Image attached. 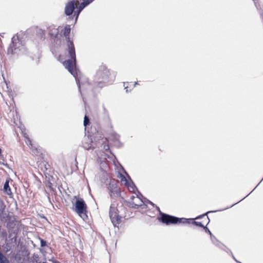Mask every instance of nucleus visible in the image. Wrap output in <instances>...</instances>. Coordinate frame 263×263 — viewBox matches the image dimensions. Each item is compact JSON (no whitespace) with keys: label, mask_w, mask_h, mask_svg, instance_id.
<instances>
[{"label":"nucleus","mask_w":263,"mask_h":263,"mask_svg":"<svg viewBox=\"0 0 263 263\" xmlns=\"http://www.w3.org/2000/svg\"><path fill=\"white\" fill-rule=\"evenodd\" d=\"M71 32L70 25H66L61 31V34L66 38L67 48L66 57L68 59L63 61V65L76 78L78 85L80 88V81L78 78V70L76 68V50L73 41L70 40L69 35Z\"/></svg>","instance_id":"f257e3e1"},{"label":"nucleus","mask_w":263,"mask_h":263,"mask_svg":"<svg viewBox=\"0 0 263 263\" xmlns=\"http://www.w3.org/2000/svg\"><path fill=\"white\" fill-rule=\"evenodd\" d=\"M126 201L119 196L110 205L109 217L115 227H119L122 222V218L128 219L130 217L129 212L125 208Z\"/></svg>","instance_id":"f03ea898"},{"label":"nucleus","mask_w":263,"mask_h":263,"mask_svg":"<svg viewBox=\"0 0 263 263\" xmlns=\"http://www.w3.org/2000/svg\"><path fill=\"white\" fill-rule=\"evenodd\" d=\"M111 79L110 70L104 64L101 65L95 76L96 83L99 87H103Z\"/></svg>","instance_id":"7ed1b4c3"},{"label":"nucleus","mask_w":263,"mask_h":263,"mask_svg":"<svg viewBox=\"0 0 263 263\" xmlns=\"http://www.w3.org/2000/svg\"><path fill=\"white\" fill-rule=\"evenodd\" d=\"M27 51V48L20 40L17 35H14L11 39V42L8 48V54H14L24 53Z\"/></svg>","instance_id":"20e7f679"},{"label":"nucleus","mask_w":263,"mask_h":263,"mask_svg":"<svg viewBox=\"0 0 263 263\" xmlns=\"http://www.w3.org/2000/svg\"><path fill=\"white\" fill-rule=\"evenodd\" d=\"M159 221L166 225L176 224L190 223V220L184 218H178L174 216L160 212V217H158Z\"/></svg>","instance_id":"39448f33"},{"label":"nucleus","mask_w":263,"mask_h":263,"mask_svg":"<svg viewBox=\"0 0 263 263\" xmlns=\"http://www.w3.org/2000/svg\"><path fill=\"white\" fill-rule=\"evenodd\" d=\"M74 211L83 219L87 218V206L82 198H78L74 204Z\"/></svg>","instance_id":"423d86ee"},{"label":"nucleus","mask_w":263,"mask_h":263,"mask_svg":"<svg viewBox=\"0 0 263 263\" xmlns=\"http://www.w3.org/2000/svg\"><path fill=\"white\" fill-rule=\"evenodd\" d=\"M207 213L205 214L202 215L201 216H199V217H197L196 219H199L202 218L203 219V220L201 222L199 221H194V219H187V220H190V222L188 223L189 224H192L193 225L200 227L201 228H203L205 230V231H208L209 233H211L210 230L207 228L206 227V225L209 223L210 221V219L208 217V216L206 215Z\"/></svg>","instance_id":"0eeeda50"},{"label":"nucleus","mask_w":263,"mask_h":263,"mask_svg":"<svg viewBox=\"0 0 263 263\" xmlns=\"http://www.w3.org/2000/svg\"><path fill=\"white\" fill-rule=\"evenodd\" d=\"M28 146L29 147L32 155L37 157V160L40 159H44V155L43 153V149L42 147L40 146H36L32 143V142L31 143V144H29V145Z\"/></svg>","instance_id":"6e6552de"},{"label":"nucleus","mask_w":263,"mask_h":263,"mask_svg":"<svg viewBox=\"0 0 263 263\" xmlns=\"http://www.w3.org/2000/svg\"><path fill=\"white\" fill-rule=\"evenodd\" d=\"M78 5L77 3H75L73 1H70L68 2L65 8V13L67 15H71L75 8H77L78 7Z\"/></svg>","instance_id":"1a4fd4ad"},{"label":"nucleus","mask_w":263,"mask_h":263,"mask_svg":"<svg viewBox=\"0 0 263 263\" xmlns=\"http://www.w3.org/2000/svg\"><path fill=\"white\" fill-rule=\"evenodd\" d=\"M132 208H138L143 204V200L138 196L132 195L130 197Z\"/></svg>","instance_id":"9d476101"},{"label":"nucleus","mask_w":263,"mask_h":263,"mask_svg":"<svg viewBox=\"0 0 263 263\" xmlns=\"http://www.w3.org/2000/svg\"><path fill=\"white\" fill-rule=\"evenodd\" d=\"M38 167L44 173H46L49 169L50 165L43 159H40L37 160Z\"/></svg>","instance_id":"9b49d317"},{"label":"nucleus","mask_w":263,"mask_h":263,"mask_svg":"<svg viewBox=\"0 0 263 263\" xmlns=\"http://www.w3.org/2000/svg\"><path fill=\"white\" fill-rule=\"evenodd\" d=\"M94 0H83V2L81 3V4L79 3V5H78V9L76 11V20H77L79 14L81 12V11L87 5H88L89 4H90L91 2H92Z\"/></svg>","instance_id":"f8f14e48"},{"label":"nucleus","mask_w":263,"mask_h":263,"mask_svg":"<svg viewBox=\"0 0 263 263\" xmlns=\"http://www.w3.org/2000/svg\"><path fill=\"white\" fill-rule=\"evenodd\" d=\"M108 189H109V191H110L109 193H110V195L111 197H112L113 196H115V195H119L120 194V192H119L116 185L115 186H114V184H112L111 183H109V186H108Z\"/></svg>","instance_id":"ddd939ff"},{"label":"nucleus","mask_w":263,"mask_h":263,"mask_svg":"<svg viewBox=\"0 0 263 263\" xmlns=\"http://www.w3.org/2000/svg\"><path fill=\"white\" fill-rule=\"evenodd\" d=\"M137 84V82H124L123 84V86L124 87V89L126 90V92H128L131 91Z\"/></svg>","instance_id":"4468645a"},{"label":"nucleus","mask_w":263,"mask_h":263,"mask_svg":"<svg viewBox=\"0 0 263 263\" xmlns=\"http://www.w3.org/2000/svg\"><path fill=\"white\" fill-rule=\"evenodd\" d=\"M4 192L7 194L8 195L11 196L12 195V193L11 192V188L9 185V181L7 180L4 186Z\"/></svg>","instance_id":"2eb2a0df"},{"label":"nucleus","mask_w":263,"mask_h":263,"mask_svg":"<svg viewBox=\"0 0 263 263\" xmlns=\"http://www.w3.org/2000/svg\"><path fill=\"white\" fill-rule=\"evenodd\" d=\"M23 136L25 138V143L27 145H29V144H31L32 143V141L31 139L29 138L28 135L26 133L25 130L24 129L22 132Z\"/></svg>","instance_id":"dca6fc26"},{"label":"nucleus","mask_w":263,"mask_h":263,"mask_svg":"<svg viewBox=\"0 0 263 263\" xmlns=\"http://www.w3.org/2000/svg\"><path fill=\"white\" fill-rule=\"evenodd\" d=\"M119 178H120L121 182L122 183V184H123L125 186L126 185L128 184V183L129 182L128 181V180L126 179V178L125 177V176H124L123 175L120 174Z\"/></svg>","instance_id":"f3484780"},{"label":"nucleus","mask_w":263,"mask_h":263,"mask_svg":"<svg viewBox=\"0 0 263 263\" xmlns=\"http://www.w3.org/2000/svg\"><path fill=\"white\" fill-rule=\"evenodd\" d=\"M104 141H103V148L105 151H108L109 150V146L108 144V140L107 138H104Z\"/></svg>","instance_id":"a211bd4d"},{"label":"nucleus","mask_w":263,"mask_h":263,"mask_svg":"<svg viewBox=\"0 0 263 263\" xmlns=\"http://www.w3.org/2000/svg\"><path fill=\"white\" fill-rule=\"evenodd\" d=\"M127 187L128 190L130 192H135V190H136V187L135 186L134 184H133V183L129 182L128 185H126Z\"/></svg>","instance_id":"6ab92c4d"},{"label":"nucleus","mask_w":263,"mask_h":263,"mask_svg":"<svg viewBox=\"0 0 263 263\" xmlns=\"http://www.w3.org/2000/svg\"><path fill=\"white\" fill-rule=\"evenodd\" d=\"M0 263H9L7 258L2 254H0Z\"/></svg>","instance_id":"aec40b11"},{"label":"nucleus","mask_w":263,"mask_h":263,"mask_svg":"<svg viewBox=\"0 0 263 263\" xmlns=\"http://www.w3.org/2000/svg\"><path fill=\"white\" fill-rule=\"evenodd\" d=\"M89 123V119L88 117L85 115L84 119V125L87 126Z\"/></svg>","instance_id":"412c9836"},{"label":"nucleus","mask_w":263,"mask_h":263,"mask_svg":"<svg viewBox=\"0 0 263 263\" xmlns=\"http://www.w3.org/2000/svg\"><path fill=\"white\" fill-rule=\"evenodd\" d=\"M41 246L44 247L46 245V242L45 241L43 240V239L41 240Z\"/></svg>","instance_id":"4be33fe9"},{"label":"nucleus","mask_w":263,"mask_h":263,"mask_svg":"<svg viewBox=\"0 0 263 263\" xmlns=\"http://www.w3.org/2000/svg\"><path fill=\"white\" fill-rule=\"evenodd\" d=\"M64 60V58L62 55H59L58 57V60L62 62Z\"/></svg>","instance_id":"5701e85b"},{"label":"nucleus","mask_w":263,"mask_h":263,"mask_svg":"<svg viewBox=\"0 0 263 263\" xmlns=\"http://www.w3.org/2000/svg\"><path fill=\"white\" fill-rule=\"evenodd\" d=\"M53 263H61V262L58 260H54L53 261Z\"/></svg>","instance_id":"b1692460"},{"label":"nucleus","mask_w":263,"mask_h":263,"mask_svg":"<svg viewBox=\"0 0 263 263\" xmlns=\"http://www.w3.org/2000/svg\"><path fill=\"white\" fill-rule=\"evenodd\" d=\"M2 153V149L0 148V154Z\"/></svg>","instance_id":"393cba45"},{"label":"nucleus","mask_w":263,"mask_h":263,"mask_svg":"<svg viewBox=\"0 0 263 263\" xmlns=\"http://www.w3.org/2000/svg\"><path fill=\"white\" fill-rule=\"evenodd\" d=\"M74 198H76V199L77 198V196H74Z\"/></svg>","instance_id":"a878e982"},{"label":"nucleus","mask_w":263,"mask_h":263,"mask_svg":"<svg viewBox=\"0 0 263 263\" xmlns=\"http://www.w3.org/2000/svg\"><path fill=\"white\" fill-rule=\"evenodd\" d=\"M2 253L1 252H0V254Z\"/></svg>","instance_id":"bb28decb"},{"label":"nucleus","mask_w":263,"mask_h":263,"mask_svg":"<svg viewBox=\"0 0 263 263\" xmlns=\"http://www.w3.org/2000/svg\"><path fill=\"white\" fill-rule=\"evenodd\" d=\"M42 263H46V262H42Z\"/></svg>","instance_id":"cd10ccee"}]
</instances>
